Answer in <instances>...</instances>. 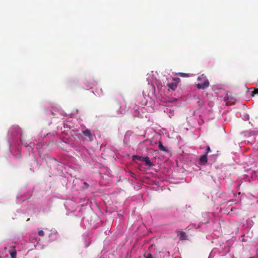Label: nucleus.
<instances>
[{
    "label": "nucleus",
    "mask_w": 258,
    "mask_h": 258,
    "mask_svg": "<svg viewBox=\"0 0 258 258\" xmlns=\"http://www.w3.org/2000/svg\"><path fill=\"white\" fill-rule=\"evenodd\" d=\"M84 184L86 185V187H88L89 186L88 184L85 182H84Z\"/></svg>",
    "instance_id": "obj_17"
},
{
    "label": "nucleus",
    "mask_w": 258,
    "mask_h": 258,
    "mask_svg": "<svg viewBox=\"0 0 258 258\" xmlns=\"http://www.w3.org/2000/svg\"><path fill=\"white\" fill-rule=\"evenodd\" d=\"M178 75H179L180 77H188V74H185V73H179L178 74Z\"/></svg>",
    "instance_id": "obj_11"
},
{
    "label": "nucleus",
    "mask_w": 258,
    "mask_h": 258,
    "mask_svg": "<svg viewBox=\"0 0 258 258\" xmlns=\"http://www.w3.org/2000/svg\"><path fill=\"white\" fill-rule=\"evenodd\" d=\"M11 249L10 250V254L11 258H16L17 255V251L15 249V246H11Z\"/></svg>",
    "instance_id": "obj_4"
},
{
    "label": "nucleus",
    "mask_w": 258,
    "mask_h": 258,
    "mask_svg": "<svg viewBox=\"0 0 258 258\" xmlns=\"http://www.w3.org/2000/svg\"><path fill=\"white\" fill-rule=\"evenodd\" d=\"M83 134L84 136L88 138V141L90 142H92L93 140L94 136L91 132V131L89 129H86L84 130H82V131Z\"/></svg>",
    "instance_id": "obj_2"
},
{
    "label": "nucleus",
    "mask_w": 258,
    "mask_h": 258,
    "mask_svg": "<svg viewBox=\"0 0 258 258\" xmlns=\"http://www.w3.org/2000/svg\"><path fill=\"white\" fill-rule=\"evenodd\" d=\"M144 157L138 156V155H133L132 157L133 160L135 161L136 159H137L140 161H143Z\"/></svg>",
    "instance_id": "obj_8"
},
{
    "label": "nucleus",
    "mask_w": 258,
    "mask_h": 258,
    "mask_svg": "<svg viewBox=\"0 0 258 258\" xmlns=\"http://www.w3.org/2000/svg\"><path fill=\"white\" fill-rule=\"evenodd\" d=\"M224 100L226 102L227 104L231 103V100H229V97L228 96L224 97Z\"/></svg>",
    "instance_id": "obj_10"
},
{
    "label": "nucleus",
    "mask_w": 258,
    "mask_h": 258,
    "mask_svg": "<svg viewBox=\"0 0 258 258\" xmlns=\"http://www.w3.org/2000/svg\"><path fill=\"white\" fill-rule=\"evenodd\" d=\"M158 147H159V149L161 151H164V152L168 151L167 149L163 145V144L161 141H159L158 143Z\"/></svg>",
    "instance_id": "obj_7"
},
{
    "label": "nucleus",
    "mask_w": 258,
    "mask_h": 258,
    "mask_svg": "<svg viewBox=\"0 0 258 258\" xmlns=\"http://www.w3.org/2000/svg\"><path fill=\"white\" fill-rule=\"evenodd\" d=\"M185 233L184 231H181L180 232V234L181 236H184L185 235Z\"/></svg>",
    "instance_id": "obj_15"
},
{
    "label": "nucleus",
    "mask_w": 258,
    "mask_h": 258,
    "mask_svg": "<svg viewBox=\"0 0 258 258\" xmlns=\"http://www.w3.org/2000/svg\"><path fill=\"white\" fill-rule=\"evenodd\" d=\"M143 162H144L145 164L149 167H151L153 165V164L151 161L150 158L148 156L144 157Z\"/></svg>",
    "instance_id": "obj_5"
},
{
    "label": "nucleus",
    "mask_w": 258,
    "mask_h": 258,
    "mask_svg": "<svg viewBox=\"0 0 258 258\" xmlns=\"http://www.w3.org/2000/svg\"><path fill=\"white\" fill-rule=\"evenodd\" d=\"M51 113L52 115H54V113L53 111H51Z\"/></svg>",
    "instance_id": "obj_18"
},
{
    "label": "nucleus",
    "mask_w": 258,
    "mask_h": 258,
    "mask_svg": "<svg viewBox=\"0 0 258 258\" xmlns=\"http://www.w3.org/2000/svg\"><path fill=\"white\" fill-rule=\"evenodd\" d=\"M173 80L175 81H179L180 80V79L178 78H173Z\"/></svg>",
    "instance_id": "obj_16"
},
{
    "label": "nucleus",
    "mask_w": 258,
    "mask_h": 258,
    "mask_svg": "<svg viewBox=\"0 0 258 258\" xmlns=\"http://www.w3.org/2000/svg\"><path fill=\"white\" fill-rule=\"evenodd\" d=\"M251 96L253 97L254 95L258 94V88L254 89L253 91L251 92Z\"/></svg>",
    "instance_id": "obj_9"
},
{
    "label": "nucleus",
    "mask_w": 258,
    "mask_h": 258,
    "mask_svg": "<svg viewBox=\"0 0 258 258\" xmlns=\"http://www.w3.org/2000/svg\"><path fill=\"white\" fill-rule=\"evenodd\" d=\"M167 86L172 90H175L177 87V84L175 83H168Z\"/></svg>",
    "instance_id": "obj_6"
},
{
    "label": "nucleus",
    "mask_w": 258,
    "mask_h": 258,
    "mask_svg": "<svg viewBox=\"0 0 258 258\" xmlns=\"http://www.w3.org/2000/svg\"><path fill=\"white\" fill-rule=\"evenodd\" d=\"M211 152V149L210 148L209 146H208L207 147V152L206 153H207V154H208L209 152Z\"/></svg>",
    "instance_id": "obj_14"
},
{
    "label": "nucleus",
    "mask_w": 258,
    "mask_h": 258,
    "mask_svg": "<svg viewBox=\"0 0 258 258\" xmlns=\"http://www.w3.org/2000/svg\"><path fill=\"white\" fill-rule=\"evenodd\" d=\"M145 258H153L151 253H148Z\"/></svg>",
    "instance_id": "obj_13"
},
{
    "label": "nucleus",
    "mask_w": 258,
    "mask_h": 258,
    "mask_svg": "<svg viewBox=\"0 0 258 258\" xmlns=\"http://www.w3.org/2000/svg\"><path fill=\"white\" fill-rule=\"evenodd\" d=\"M38 235L40 236H43L44 235V232L43 230H41L38 232Z\"/></svg>",
    "instance_id": "obj_12"
},
{
    "label": "nucleus",
    "mask_w": 258,
    "mask_h": 258,
    "mask_svg": "<svg viewBox=\"0 0 258 258\" xmlns=\"http://www.w3.org/2000/svg\"><path fill=\"white\" fill-rule=\"evenodd\" d=\"M198 80L199 81H203V82L196 84V87L198 89L204 90L209 87L210 85L209 81L204 75L199 76Z\"/></svg>",
    "instance_id": "obj_1"
},
{
    "label": "nucleus",
    "mask_w": 258,
    "mask_h": 258,
    "mask_svg": "<svg viewBox=\"0 0 258 258\" xmlns=\"http://www.w3.org/2000/svg\"><path fill=\"white\" fill-rule=\"evenodd\" d=\"M208 160L207 153L201 156L200 158V164L202 165H205L207 164Z\"/></svg>",
    "instance_id": "obj_3"
}]
</instances>
